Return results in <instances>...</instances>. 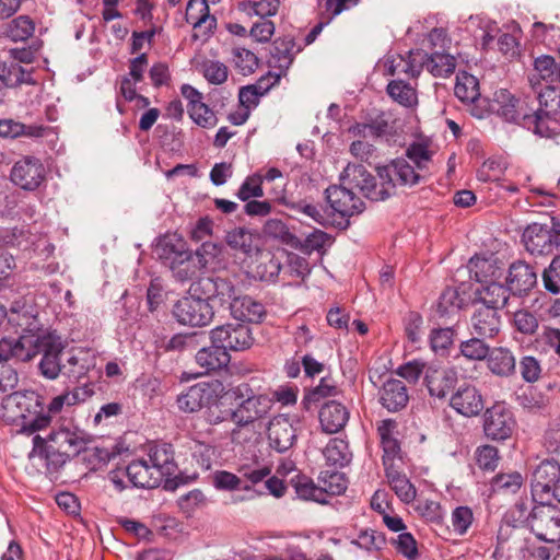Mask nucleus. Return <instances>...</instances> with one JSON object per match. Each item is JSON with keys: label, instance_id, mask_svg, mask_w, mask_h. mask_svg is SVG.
<instances>
[{"label": "nucleus", "instance_id": "nucleus-52", "mask_svg": "<svg viewBox=\"0 0 560 560\" xmlns=\"http://www.w3.org/2000/svg\"><path fill=\"white\" fill-rule=\"evenodd\" d=\"M326 459L332 465L345 466L349 463L348 444L339 439H332L324 450Z\"/></svg>", "mask_w": 560, "mask_h": 560}, {"label": "nucleus", "instance_id": "nucleus-33", "mask_svg": "<svg viewBox=\"0 0 560 560\" xmlns=\"http://www.w3.org/2000/svg\"><path fill=\"white\" fill-rule=\"evenodd\" d=\"M147 460L159 470L163 479L173 476L177 468L174 460V451L166 443L150 446Z\"/></svg>", "mask_w": 560, "mask_h": 560}, {"label": "nucleus", "instance_id": "nucleus-17", "mask_svg": "<svg viewBox=\"0 0 560 560\" xmlns=\"http://www.w3.org/2000/svg\"><path fill=\"white\" fill-rule=\"evenodd\" d=\"M218 385L200 382L190 386L186 392L177 396L176 404L183 412H197L211 404L217 395Z\"/></svg>", "mask_w": 560, "mask_h": 560}, {"label": "nucleus", "instance_id": "nucleus-13", "mask_svg": "<svg viewBox=\"0 0 560 560\" xmlns=\"http://www.w3.org/2000/svg\"><path fill=\"white\" fill-rule=\"evenodd\" d=\"M190 289L196 294L205 295L209 301L218 300L229 307L240 294L230 280L220 277H202Z\"/></svg>", "mask_w": 560, "mask_h": 560}, {"label": "nucleus", "instance_id": "nucleus-2", "mask_svg": "<svg viewBox=\"0 0 560 560\" xmlns=\"http://www.w3.org/2000/svg\"><path fill=\"white\" fill-rule=\"evenodd\" d=\"M530 530L540 540H560V508L546 501L535 505L526 518Z\"/></svg>", "mask_w": 560, "mask_h": 560}, {"label": "nucleus", "instance_id": "nucleus-24", "mask_svg": "<svg viewBox=\"0 0 560 560\" xmlns=\"http://www.w3.org/2000/svg\"><path fill=\"white\" fill-rule=\"evenodd\" d=\"M62 349L61 342L54 341L51 338L40 340L39 351L43 352V358L39 370L46 378L55 380L61 372L63 373V365L59 360Z\"/></svg>", "mask_w": 560, "mask_h": 560}, {"label": "nucleus", "instance_id": "nucleus-29", "mask_svg": "<svg viewBox=\"0 0 560 560\" xmlns=\"http://www.w3.org/2000/svg\"><path fill=\"white\" fill-rule=\"evenodd\" d=\"M231 315L238 320L259 323L266 315L264 305L248 295L238 294L230 306Z\"/></svg>", "mask_w": 560, "mask_h": 560}, {"label": "nucleus", "instance_id": "nucleus-8", "mask_svg": "<svg viewBox=\"0 0 560 560\" xmlns=\"http://www.w3.org/2000/svg\"><path fill=\"white\" fill-rule=\"evenodd\" d=\"M211 342H217L226 352L244 351L254 343V337L249 326L245 324H225L218 326L210 332Z\"/></svg>", "mask_w": 560, "mask_h": 560}, {"label": "nucleus", "instance_id": "nucleus-62", "mask_svg": "<svg viewBox=\"0 0 560 560\" xmlns=\"http://www.w3.org/2000/svg\"><path fill=\"white\" fill-rule=\"evenodd\" d=\"M295 492L303 500H313L319 503L326 502L323 488L315 486L313 481L305 478L296 482Z\"/></svg>", "mask_w": 560, "mask_h": 560}, {"label": "nucleus", "instance_id": "nucleus-20", "mask_svg": "<svg viewBox=\"0 0 560 560\" xmlns=\"http://www.w3.org/2000/svg\"><path fill=\"white\" fill-rule=\"evenodd\" d=\"M457 381V372L452 369L435 365L425 369L424 384L432 397L445 398L455 388Z\"/></svg>", "mask_w": 560, "mask_h": 560}, {"label": "nucleus", "instance_id": "nucleus-37", "mask_svg": "<svg viewBox=\"0 0 560 560\" xmlns=\"http://www.w3.org/2000/svg\"><path fill=\"white\" fill-rule=\"evenodd\" d=\"M421 69L425 68L434 77H448L456 68V59L450 54L432 52L420 60Z\"/></svg>", "mask_w": 560, "mask_h": 560}, {"label": "nucleus", "instance_id": "nucleus-56", "mask_svg": "<svg viewBox=\"0 0 560 560\" xmlns=\"http://www.w3.org/2000/svg\"><path fill=\"white\" fill-rule=\"evenodd\" d=\"M201 70L206 80L211 84H222L228 80V67L218 60H205Z\"/></svg>", "mask_w": 560, "mask_h": 560}, {"label": "nucleus", "instance_id": "nucleus-44", "mask_svg": "<svg viewBox=\"0 0 560 560\" xmlns=\"http://www.w3.org/2000/svg\"><path fill=\"white\" fill-rule=\"evenodd\" d=\"M386 90L395 102L405 107H411L418 102L416 89L402 80L390 81Z\"/></svg>", "mask_w": 560, "mask_h": 560}, {"label": "nucleus", "instance_id": "nucleus-47", "mask_svg": "<svg viewBox=\"0 0 560 560\" xmlns=\"http://www.w3.org/2000/svg\"><path fill=\"white\" fill-rule=\"evenodd\" d=\"M226 244L234 250L249 255L254 249V236L245 228H235L225 235Z\"/></svg>", "mask_w": 560, "mask_h": 560}, {"label": "nucleus", "instance_id": "nucleus-22", "mask_svg": "<svg viewBox=\"0 0 560 560\" xmlns=\"http://www.w3.org/2000/svg\"><path fill=\"white\" fill-rule=\"evenodd\" d=\"M185 18L201 36L209 35L217 25V19L210 14L209 3L205 0H189Z\"/></svg>", "mask_w": 560, "mask_h": 560}, {"label": "nucleus", "instance_id": "nucleus-61", "mask_svg": "<svg viewBox=\"0 0 560 560\" xmlns=\"http://www.w3.org/2000/svg\"><path fill=\"white\" fill-rule=\"evenodd\" d=\"M542 282L547 291L560 293V256H556L542 272Z\"/></svg>", "mask_w": 560, "mask_h": 560}, {"label": "nucleus", "instance_id": "nucleus-3", "mask_svg": "<svg viewBox=\"0 0 560 560\" xmlns=\"http://www.w3.org/2000/svg\"><path fill=\"white\" fill-rule=\"evenodd\" d=\"M340 183L352 191L358 189L373 201L385 200L390 196V190L385 188L384 182L377 185L375 177L361 164L349 163L340 174Z\"/></svg>", "mask_w": 560, "mask_h": 560}, {"label": "nucleus", "instance_id": "nucleus-54", "mask_svg": "<svg viewBox=\"0 0 560 560\" xmlns=\"http://www.w3.org/2000/svg\"><path fill=\"white\" fill-rule=\"evenodd\" d=\"M232 56L235 68L244 75L253 73L258 66V58L248 49L234 48Z\"/></svg>", "mask_w": 560, "mask_h": 560}, {"label": "nucleus", "instance_id": "nucleus-6", "mask_svg": "<svg viewBox=\"0 0 560 560\" xmlns=\"http://www.w3.org/2000/svg\"><path fill=\"white\" fill-rule=\"evenodd\" d=\"M173 315L182 325L202 327L212 322L214 312L205 295H190L182 298L175 303Z\"/></svg>", "mask_w": 560, "mask_h": 560}, {"label": "nucleus", "instance_id": "nucleus-45", "mask_svg": "<svg viewBox=\"0 0 560 560\" xmlns=\"http://www.w3.org/2000/svg\"><path fill=\"white\" fill-rule=\"evenodd\" d=\"M167 267L172 271L173 277L180 282L192 279L198 269L194 254L189 249Z\"/></svg>", "mask_w": 560, "mask_h": 560}, {"label": "nucleus", "instance_id": "nucleus-38", "mask_svg": "<svg viewBox=\"0 0 560 560\" xmlns=\"http://www.w3.org/2000/svg\"><path fill=\"white\" fill-rule=\"evenodd\" d=\"M385 472L390 488L401 501L409 503L415 500L416 488L406 475L396 469L395 465L385 467Z\"/></svg>", "mask_w": 560, "mask_h": 560}, {"label": "nucleus", "instance_id": "nucleus-42", "mask_svg": "<svg viewBox=\"0 0 560 560\" xmlns=\"http://www.w3.org/2000/svg\"><path fill=\"white\" fill-rule=\"evenodd\" d=\"M33 444L34 446L31 453V457L38 456L39 458L45 459L48 470H57L70 457L63 456V459L59 462V457L54 455L56 453L54 445H47L46 440L40 435L34 436Z\"/></svg>", "mask_w": 560, "mask_h": 560}, {"label": "nucleus", "instance_id": "nucleus-48", "mask_svg": "<svg viewBox=\"0 0 560 560\" xmlns=\"http://www.w3.org/2000/svg\"><path fill=\"white\" fill-rule=\"evenodd\" d=\"M280 0H247L241 3V8L247 14L258 15L261 19L275 15L278 12Z\"/></svg>", "mask_w": 560, "mask_h": 560}, {"label": "nucleus", "instance_id": "nucleus-28", "mask_svg": "<svg viewBox=\"0 0 560 560\" xmlns=\"http://www.w3.org/2000/svg\"><path fill=\"white\" fill-rule=\"evenodd\" d=\"M420 52L410 51L408 57L393 54L385 56L383 61L384 72L388 75H398L405 73L411 78H417L421 72L420 61H417L416 56Z\"/></svg>", "mask_w": 560, "mask_h": 560}, {"label": "nucleus", "instance_id": "nucleus-5", "mask_svg": "<svg viewBox=\"0 0 560 560\" xmlns=\"http://www.w3.org/2000/svg\"><path fill=\"white\" fill-rule=\"evenodd\" d=\"M560 221L551 219L550 224L533 223L523 233V242L532 255H549L560 247Z\"/></svg>", "mask_w": 560, "mask_h": 560}, {"label": "nucleus", "instance_id": "nucleus-1", "mask_svg": "<svg viewBox=\"0 0 560 560\" xmlns=\"http://www.w3.org/2000/svg\"><path fill=\"white\" fill-rule=\"evenodd\" d=\"M539 108L523 116V125L539 136H548L545 118L560 121V89L548 84L538 93Z\"/></svg>", "mask_w": 560, "mask_h": 560}, {"label": "nucleus", "instance_id": "nucleus-55", "mask_svg": "<svg viewBox=\"0 0 560 560\" xmlns=\"http://www.w3.org/2000/svg\"><path fill=\"white\" fill-rule=\"evenodd\" d=\"M262 196V177L260 174L247 176L237 191V197L245 202Z\"/></svg>", "mask_w": 560, "mask_h": 560}, {"label": "nucleus", "instance_id": "nucleus-63", "mask_svg": "<svg viewBox=\"0 0 560 560\" xmlns=\"http://www.w3.org/2000/svg\"><path fill=\"white\" fill-rule=\"evenodd\" d=\"M407 158L415 163L416 168L420 172L428 170V165L431 162V152L428 147L423 143L411 144L406 152Z\"/></svg>", "mask_w": 560, "mask_h": 560}, {"label": "nucleus", "instance_id": "nucleus-60", "mask_svg": "<svg viewBox=\"0 0 560 560\" xmlns=\"http://www.w3.org/2000/svg\"><path fill=\"white\" fill-rule=\"evenodd\" d=\"M235 428L231 431V441L235 444H245L254 441L258 434V428L253 422H240L232 420Z\"/></svg>", "mask_w": 560, "mask_h": 560}, {"label": "nucleus", "instance_id": "nucleus-36", "mask_svg": "<svg viewBox=\"0 0 560 560\" xmlns=\"http://www.w3.org/2000/svg\"><path fill=\"white\" fill-rule=\"evenodd\" d=\"M508 287H504L501 282L486 283L482 289L478 291L479 299L475 304H485L498 312L505 306L509 300Z\"/></svg>", "mask_w": 560, "mask_h": 560}, {"label": "nucleus", "instance_id": "nucleus-64", "mask_svg": "<svg viewBox=\"0 0 560 560\" xmlns=\"http://www.w3.org/2000/svg\"><path fill=\"white\" fill-rule=\"evenodd\" d=\"M520 372L525 382H537L542 372L540 361L533 355L523 357L520 361Z\"/></svg>", "mask_w": 560, "mask_h": 560}, {"label": "nucleus", "instance_id": "nucleus-30", "mask_svg": "<svg viewBox=\"0 0 560 560\" xmlns=\"http://www.w3.org/2000/svg\"><path fill=\"white\" fill-rule=\"evenodd\" d=\"M187 250L186 242L177 234H166L160 237L153 248L158 259L165 266H170Z\"/></svg>", "mask_w": 560, "mask_h": 560}, {"label": "nucleus", "instance_id": "nucleus-49", "mask_svg": "<svg viewBox=\"0 0 560 560\" xmlns=\"http://www.w3.org/2000/svg\"><path fill=\"white\" fill-rule=\"evenodd\" d=\"M34 316L32 306L27 304L25 299H19L11 303L9 320L20 327L30 328Z\"/></svg>", "mask_w": 560, "mask_h": 560}, {"label": "nucleus", "instance_id": "nucleus-41", "mask_svg": "<svg viewBox=\"0 0 560 560\" xmlns=\"http://www.w3.org/2000/svg\"><path fill=\"white\" fill-rule=\"evenodd\" d=\"M524 479L518 471L502 472L495 475L490 487L494 493L514 494L523 486Z\"/></svg>", "mask_w": 560, "mask_h": 560}, {"label": "nucleus", "instance_id": "nucleus-46", "mask_svg": "<svg viewBox=\"0 0 560 560\" xmlns=\"http://www.w3.org/2000/svg\"><path fill=\"white\" fill-rule=\"evenodd\" d=\"M35 23L27 15L13 19L7 26L5 34L14 42H24L33 36Z\"/></svg>", "mask_w": 560, "mask_h": 560}, {"label": "nucleus", "instance_id": "nucleus-59", "mask_svg": "<svg viewBox=\"0 0 560 560\" xmlns=\"http://www.w3.org/2000/svg\"><path fill=\"white\" fill-rule=\"evenodd\" d=\"M499 459V451L492 445H482L476 450V463L480 469L493 471Z\"/></svg>", "mask_w": 560, "mask_h": 560}, {"label": "nucleus", "instance_id": "nucleus-58", "mask_svg": "<svg viewBox=\"0 0 560 560\" xmlns=\"http://www.w3.org/2000/svg\"><path fill=\"white\" fill-rule=\"evenodd\" d=\"M451 520L454 532L463 536L468 532L474 522V513L468 506H457L453 510Z\"/></svg>", "mask_w": 560, "mask_h": 560}, {"label": "nucleus", "instance_id": "nucleus-40", "mask_svg": "<svg viewBox=\"0 0 560 560\" xmlns=\"http://www.w3.org/2000/svg\"><path fill=\"white\" fill-rule=\"evenodd\" d=\"M45 128L38 125H24L11 119L0 120V137H28L40 138L45 133Z\"/></svg>", "mask_w": 560, "mask_h": 560}, {"label": "nucleus", "instance_id": "nucleus-21", "mask_svg": "<svg viewBox=\"0 0 560 560\" xmlns=\"http://www.w3.org/2000/svg\"><path fill=\"white\" fill-rule=\"evenodd\" d=\"M470 277L480 283L499 281L504 276V264L493 255L489 257H472L468 262Z\"/></svg>", "mask_w": 560, "mask_h": 560}, {"label": "nucleus", "instance_id": "nucleus-57", "mask_svg": "<svg viewBox=\"0 0 560 560\" xmlns=\"http://www.w3.org/2000/svg\"><path fill=\"white\" fill-rule=\"evenodd\" d=\"M190 118L202 128H213L218 124V118L212 109L205 103L188 107Z\"/></svg>", "mask_w": 560, "mask_h": 560}, {"label": "nucleus", "instance_id": "nucleus-16", "mask_svg": "<svg viewBox=\"0 0 560 560\" xmlns=\"http://www.w3.org/2000/svg\"><path fill=\"white\" fill-rule=\"evenodd\" d=\"M326 200L334 212L340 217H351L363 211L364 202L354 191L340 185L329 186L326 190Z\"/></svg>", "mask_w": 560, "mask_h": 560}, {"label": "nucleus", "instance_id": "nucleus-9", "mask_svg": "<svg viewBox=\"0 0 560 560\" xmlns=\"http://www.w3.org/2000/svg\"><path fill=\"white\" fill-rule=\"evenodd\" d=\"M559 479L560 464L556 460L541 462L532 475L530 486L534 501H550Z\"/></svg>", "mask_w": 560, "mask_h": 560}, {"label": "nucleus", "instance_id": "nucleus-18", "mask_svg": "<svg viewBox=\"0 0 560 560\" xmlns=\"http://www.w3.org/2000/svg\"><path fill=\"white\" fill-rule=\"evenodd\" d=\"M3 408L16 419H28L43 409L42 397L34 390L14 392L3 399Z\"/></svg>", "mask_w": 560, "mask_h": 560}, {"label": "nucleus", "instance_id": "nucleus-15", "mask_svg": "<svg viewBox=\"0 0 560 560\" xmlns=\"http://www.w3.org/2000/svg\"><path fill=\"white\" fill-rule=\"evenodd\" d=\"M45 179V167L34 156H24L13 165L11 180L25 190H34Z\"/></svg>", "mask_w": 560, "mask_h": 560}, {"label": "nucleus", "instance_id": "nucleus-27", "mask_svg": "<svg viewBox=\"0 0 560 560\" xmlns=\"http://www.w3.org/2000/svg\"><path fill=\"white\" fill-rule=\"evenodd\" d=\"M409 395L406 385L400 380H388L380 390V401L388 411H398L406 407Z\"/></svg>", "mask_w": 560, "mask_h": 560}, {"label": "nucleus", "instance_id": "nucleus-14", "mask_svg": "<svg viewBox=\"0 0 560 560\" xmlns=\"http://www.w3.org/2000/svg\"><path fill=\"white\" fill-rule=\"evenodd\" d=\"M46 440V444L54 445L56 453L59 457V462L63 459V456H74L85 448L86 440L83 432L78 429L60 427L57 430H52Z\"/></svg>", "mask_w": 560, "mask_h": 560}, {"label": "nucleus", "instance_id": "nucleus-51", "mask_svg": "<svg viewBox=\"0 0 560 560\" xmlns=\"http://www.w3.org/2000/svg\"><path fill=\"white\" fill-rule=\"evenodd\" d=\"M513 327L525 336H533L539 327L538 318L527 310L516 311L513 315Z\"/></svg>", "mask_w": 560, "mask_h": 560}, {"label": "nucleus", "instance_id": "nucleus-35", "mask_svg": "<svg viewBox=\"0 0 560 560\" xmlns=\"http://www.w3.org/2000/svg\"><path fill=\"white\" fill-rule=\"evenodd\" d=\"M490 107L492 112L509 122H516L525 115L521 114L518 100L506 90H499L494 93Z\"/></svg>", "mask_w": 560, "mask_h": 560}, {"label": "nucleus", "instance_id": "nucleus-39", "mask_svg": "<svg viewBox=\"0 0 560 560\" xmlns=\"http://www.w3.org/2000/svg\"><path fill=\"white\" fill-rule=\"evenodd\" d=\"M454 93L463 103H475L480 96L477 78L465 71L458 72Z\"/></svg>", "mask_w": 560, "mask_h": 560}, {"label": "nucleus", "instance_id": "nucleus-10", "mask_svg": "<svg viewBox=\"0 0 560 560\" xmlns=\"http://www.w3.org/2000/svg\"><path fill=\"white\" fill-rule=\"evenodd\" d=\"M515 428L513 413L503 405H493L488 408L483 416V431L492 441H504L509 439Z\"/></svg>", "mask_w": 560, "mask_h": 560}, {"label": "nucleus", "instance_id": "nucleus-50", "mask_svg": "<svg viewBox=\"0 0 560 560\" xmlns=\"http://www.w3.org/2000/svg\"><path fill=\"white\" fill-rule=\"evenodd\" d=\"M534 71L546 82H559V63H556L551 56L542 55L537 57L534 61Z\"/></svg>", "mask_w": 560, "mask_h": 560}, {"label": "nucleus", "instance_id": "nucleus-12", "mask_svg": "<svg viewBox=\"0 0 560 560\" xmlns=\"http://www.w3.org/2000/svg\"><path fill=\"white\" fill-rule=\"evenodd\" d=\"M296 418L279 415L273 417L268 425V441L271 448L279 453L289 451L296 441Z\"/></svg>", "mask_w": 560, "mask_h": 560}, {"label": "nucleus", "instance_id": "nucleus-7", "mask_svg": "<svg viewBox=\"0 0 560 560\" xmlns=\"http://www.w3.org/2000/svg\"><path fill=\"white\" fill-rule=\"evenodd\" d=\"M376 171L385 188H389L390 195L396 185L413 186L425 177L424 172L416 170L405 159H396L387 165L376 167Z\"/></svg>", "mask_w": 560, "mask_h": 560}, {"label": "nucleus", "instance_id": "nucleus-31", "mask_svg": "<svg viewBox=\"0 0 560 560\" xmlns=\"http://www.w3.org/2000/svg\"><path fill=\"white\" fill-rule=\"evenodd\" d=\"M488 370L499 377H510L515 373L516 359L506 347H495L487 358Z\"/></svg>", "mask_w": 560, "mask_h": 560}, {"label": "nucleus", "instance_id": "nucleus-19", "mask_svg": "<svg viewBox=\"0 0 560 560\" xmlns=\"http://www.w3.org/2000/svg\"><path fill=\"white\" fill-rule=\"evenodd\" d=\"M450 406L457 413L470 418L478 416L483 410L485 402L476 386L464 383L452 394Z\"/></svg>", "mask_w": 560, "mask_h": 560}, {"label": "nucleus", "instance_id": "nucleus-11", "mask_svg": "<svg viewBox=\"0 0 560 560\" xmlns=\"http://www.w3.org/2000/svg\"><path fill=\"white\" fill-rule=\"evenodd\" d=\"M469 330L471 336H479L488 340L497 338L502 330V316L500 312L485 304H474Z\"/></svg>", "mask_w": 560, "mask_h": 560}, {"label": "nucleus", "instance_id": "nucleus-43", "mask_svg": "<svg viewBox=\"0 0 560 560\" xmlns=\"http://www.w3.org/2000/svg\"><path fill=\"white\" fill-rule=\"evenodd\" d=\"M487 341L488 339L486 338L472 336L471 338L460 342L459 352L464 358L471 361L487 360L491 350Z\"/></svg>", "mask_w": 560, "mask_h": 560}, {"label": "nucleus", "instance_id": "nucleus-53", "mask_svg": "<svg viewBox=\"0 0 560 560\" xmlns=\"http://www.w3.org/2000/svg\"><path fill=\"white\" fill-rule=\"evenodd\" d=\"M351 544L369 552L377 551L385 545V537L382 533L376 530L364 529L360 532L358 537L353 539Z\"/></svg>", "mask_w": 560, "mask_h": 560}, {"label": "nucleus", "instance_id": "nucleus-32", "mask_svg": "<svg viewBox=\"0 0 560 560\" xmlns=\"http://www.w3.org/2000/svg\"><path fill=\"white\" fill-rule=\"evenodd\" d=\"M231 357L220 345L212 342L210 347L200 349L196 362L202 369V374L221 370L230 363Z\"/></svg>", "mask_w": 560, "mask_h": 560}, {"label": "nucleus", "instance_id": "nucleus-23", "mask_svg": "<svg viewBox=\"0 0 560 560\" xmlns=\"http://www.w3.org/2000/svg\"><path fill=\"white\" fill-rule=\"evenodd\" d=\"M126 472L130 482L139 488L153 489L163 481L159 470L144 458L132 460L127 466Z\"/></svg>", "mask_w": 560, "mask_h": 560}, {"label": "nucleus", "instance_id": "nucleus-26", "mask_svg": "<svg viewBox=\"0 0 560 560\" xmlns=\"http://www.w3.org/2000/svg\"><path fill=\"white\" fill-rule=\"evenodd\" d=\"M349 412L347 408L335 400L325 402L319 410V422L323 431L332 434L347 424Z\"/></svg>", "mask_w": 560, "mask_h": 560}, {"label": "nucleus", "instance_id": "nucleus-25", "mask_svg": "<svg viewBox=\"0 0 560 560\" xmlns=\"http://www.w3.org/2000/svg\"><path fill=\"white\" fill-rule=\"evenodd\" d=\"M506 283L513 294L527 293L537 283V275L529 265L516 261L510 266Z\"/></svg>", "mask_w": 560, "mask_h": 560}, {"label": "nucleus", "instance_id": "nucleus-34", "mask_svg": "<svg viewBox=\"0 0 560 560\" xmlns=\"http://www.w3.org/2000/svg\"><path fill=\"white\" fill-rule=\"evenodd\" d=\"M295 42L292 37L278 38L273 42L270 63L277 68L279 73L284 75L292 65L300 47L295 48Z\"/></svg>", "mask_w": 560, "mask_h": 560}, {"label": "nucleus", "instance_id": "nucleus-4", "mask_svg": "<svg viewBox=\"0 0 560 560\" xmlns=\"http://www.w3.org/2000/svg\"><path fill=\"white\" fill-rule=\"evenodd\" d=\"M234 395L242 401L236 409L231 411V420L256 423L268 413L272 405V400L268 396L255 395L248 384L236 386Z\"/></svg>", "mask_w": 560, "mask_h": 560}]
</instances>
